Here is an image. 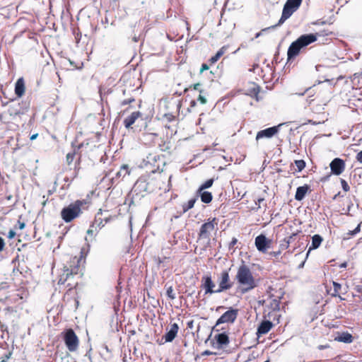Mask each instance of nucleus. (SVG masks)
Returning <instances> with one entry per match:
<instances>
[{
  "label": "nucleus",
  "mask_w": 362,
  "mask_h": 362,
  "mask_svg": "<svg viewBox=\"0 0 362 362\" xmlns=\"http://www.w3.org/2000/svg\"><path fill=\"white\" fill-rule=\"evenodd\" d=\"M235 279L242 286V293H247L257 286L250 269L245 264L238 267Z\"/></svg>",
  "instance_id": "1"
},
{
  "label": "nucleus",
  "mask_w": 362,
  "mask_h": 362,
  "mask_svg": "<svg viewBox=\"0 0 362 362\" xmlns=\"http://www.w3.org/2000/svg\"><path fill=\"white\" fill-rule=\"evenodd\" d=\"M317 34H305L300 35L296 40L293 41L289 46L287 51V62L297 57L300 49L311 43L315 42L317 39Z\"/></svg>",
  "instance_id": "2"
},
{
  "label": "nucleus",
  "mask_w": 362,
  "mask_h": 362,
  "mask_svg": "<svg viewBox=\"0 0 362 362\" xmlns=\"http://www.w3.org/2000/svg\"><path fill=\"white\" fill-rule=\"evenodd\" d=\"M157 188L158 186L156 185V181L151 176L144 175L136 180L133 187V191L136 194H141L143 197V192L151 193Z\"/></svg>",
  "instance_id": "3"
},
{
  "label": "nucleus",
  "mask_w": 362,
  "mask_h": 362,
  "mask_svg": "<svg viewBox=\"0 0 362 362\" xmlns=\"http://www.w3.org/2000/svg\"><path fill=\"white\" fill-rule=\"evenodd\" d=\"M83 202L81 200H76L75 202L70 204L61 211L62 218L69 223L76 218L81 212V207Z\"/></svg>",
  "instance_id": "4"
},
{
  "label": "nucleus",
  "mask_w": 362,
  "mask_h": 362,
  "mask_svg": "<svg viewBox=\"0 0 362 362\" xmlns=\"http://www.w3.org/2000/svg\"><path fill=\"white\" fill-rule=\"evenodd\" d=\"M63 339L68 350L71 352L77 350L79 340L72 329H67L62 332Z\"/></svg>",
  "instance_id": "5"
},
{
  "label": "nucleus",
  "mask_w": 362,
  "mask_h": 362,
  "mask_svg": "<svg viewBox=\"0 0 362 362\" xmlns=\"http://www.w3.org/2000/svg\"><path fill=\"white\" fill-rule=\"evenodd\" d=\"M217 281L218 284V288L216 289V293H221L223 291L230 289L234 284V282L231 281L229 275V269L223 270L218 275Z\"/></svg>",
  "instance_id": "6"
},
{
  "label": "nucleus",
  "mask_w": 362,
  "mask_h": 362,
  "mask_svg": "<svg viewBox=\"0 0 362 362\" xmlns=\"http://www.w3.org/2000/svg\"><path fill=\"white\" fill-rule=\"evenodd\" d=\"M298 7L293 6L291 4H289L288 1H286L284 6L282 14L281 16L277 23V24L274 25H272V28H276L277 26H279L282 25L288 18H289L293 13L297 11Z\"/></svg>",
  "instance_id": "7"
},
{
  "label": "nucleus",
  "mask_w": 362,
  "mask_h": 362,
  "mask_svg": "<svg viewBox=\"0 0 362 362\" xmlns=\"http://www.w3.org/2000/svg\"><path fill=\"white\" fill-rule=\"evenodd\" d=\"M238 310L230 308L225 312L216 321V326L223 323L233 322L237 318Z\"/></svg>",
  "instance_id": "8"
},
{
  "label": "nucleus",
  "mask_w": 362,
  "mask_h": 362,
  "mask_svg": "<svg viewBox=\"0 0 362 362\" xmlns=\"http://www.w3.org/2000/svg\"><path fill=\"white\" fill-rule=\"evenodd\" d=\"M282 125L283 124H279L277 126L268 127L264 129L259 131L256 135V140L258 141L263 138L270 139L273 137L275 134H276L279 132V127H281Z\"/></svg>",
  "instance_id": "9"
},
{
  "label": "nucleus",
  "mask_w": 362,
  "mask_h": 362,
  "mask_svg": "<svg viewBox=\"0 0 362 362\" xmlns=\"http://www.w3.org/2000/svg\"><path fill=\"white\" fill-rule=\"evenodd\" d=\"M329 167L332 174L339 175L345 169V163L341 158H335L331 161Z\"/></svg>",
  "instance_id": "10"
},
{
  "label": "nucleus",
  "mask_w": 362,
  "mask_h": 362,
  "mask_svg": "<svg viewBox=\"0 0 362 362\" xmlns=\"http://www.w3.org/2000/svg\"><path fill=\"white\" fill-rule=\"evenodd\" d=\"M270 240L264 234H260L255 238V244L258 251L265 252L269 247Z\"/></svg>",
  "instance_id": "11"
},
{
  "label": "nucleus",
  "mask_w": 362,
  "mask_h": 362,
  "mask_svg": "<svg viewBox=\"0 0 362 362\" xmlns=\"http://www.w3.org/2000/svg\"><path fill=\"white\" fill-rule=\"evenodd\" d=\"M216 218H213L212 221L203 223L200 228L199 237V238H209L210 232L214 230L215 226L214 222Z\"/></svg>",
  "instance_id": "12"
},
{
  "label": "nucleus",
  "mask_w": 362,
  "mask_h": 362,
  "mask_svg": "<svg viewBox=\"0 0 362 362\" xmlns=\"http://www.w3.org/2000/svg\"><path fill=\"white\" fill-rule=\"evenodd\" d=\"M202 288L205 290V294H212L216 293V290H214L215 284L212 281L211 276H204L202 277Z\"/></svg>",
  "instance_id": "13"
},
{
  "label": "nucleus",
  "mask_w": 362,
  "mask_h": 362,
  "mask_svg": "<svg viewBox=\"0 0 362 362\" xmlns=\"http://www.w3.org/2000/svg\"><path fill=\"white\" fill-rule=\"evenodd\" d=\"M216 342H213L212 346L220 349L223 346H226L229 344V337L226 332L219 333L214 337Z\"/></svg>",
  "instance_id": "14"
},
{
  "label": "nucleus",
  "mask_w": 362,
  "mask_h": 362,
  "mask_svg": "<svg viewBox=\"0 0 362 362\" xmlns=\"http://www.w3.org/2000/svg\"><path fill=\"white\" fill-rule=\"evenodd\" d=\"M179 330V326L177 323L170 325V329L167 331L166 334L163 336L165 342H171L176 337Z\"/></svg>",
  "instance_id": "15"
},
{
  "label": "nucleus",
  "mask_w": 362,
  "mask_h": 362,
  "mask_svg": "<svg viewBox=\"0 0 362 362\" xmlns=\"http://www.w3.org/2000/svg\"><path fill=\"white\" fill-rule=\"evenodd\" d=\"M272 327L273 324L271 321L263 320L257 327V335L259 337L268 333Z\"/></svg>",
  "instance_id": "16"
},
{
  "label": "nucleus",
  "mask_w": 362,
  "mask_h": 362,
  "mask_svg": "<svg viewBox=\"0 0 362 362\" xmlns=\"http://www.w3.org/2000/svg\"><path fill=\"white\" fill-rule=\"evenodd\" d=\"M309 188H310V187L308 185H304L303 186H300V187H297L296 194H295L296 200H297V201L303 200L305 198L307 192H308Z\"/></svg>",
  "instance_id": "17"
},
{
  "label": "nucleus",
  "mask_w": 362,
  "mask_h": 362,
  "mask_svg": "<svg viewBox=\"0 0 362 362\" xmlns=\"http://www.w3.org/2000/svg\"><path fill=\"white\" fill-rule=\"evenodd\" d=\"M353 339H354L353 336L347 332L339 334V335L334 338L335 341H339V342H344L346 344L351 343L353 341Z\"/></svg>",
  "instance_id": "18"
},
{
  "label": "nucleus",
  "mask_w": 362,
  "mask_h": 362,
  "mask_svg": "<svg viewBox=\"0 0 362 362\" xmlns=\"http://www.w3.org/2000/svg\"><path fill=\"white\" fill-rule=\"evenodd\" d=\"M141 115L140 112H134L124 120V124L126 128H129Z\"/></svg>",
  "instance_id": "19"
},
{
  "label": "nucleus",
  "mask_w": 362,
  "mask_h": 362,
  "mask_svg": "<svg viewBox=\"0 0 362 362\" xmlns=\"http://www.w3.org/2000/svg\"><path fill=\"white\" fill-rule=\"evenodd\" d=\"M25 92V83L23 78L17 80L15 85V93L18 97H21Z\"/></svg>",
  "instance_id": "20"
},
{
  "label": "nucleus",
  "mask_w": 362,
  "mask_h": 362,
  "mask_svg": "<svg viewBox=\"0 0 362 362\" xmlns=\"http://www.w3.org/2000/svg\"><path fill=\"white\" fill-rule=\"evenodd\" d=\"M79 260L76 258H74L73 261V265H70L71 268H69L68 267L65 266L64 268L66 270H67L68 274L71 275V276H73L74 275H76L78 273L79 270V266H78Z\"/></svg>",
  "instance_id": "21"
},
{
  "label": "nucleus",
  "mask_w": 362,
  "mask_h": 362,
  "mask_svg": "<svg viewBox=\"0 0 362 362\" xmlns=\"http://www.w3.org/2000/svg\"><path fill=\"white\" fill-rule=\"evenodd\" d=\"M322 241V238L321 237V235H320L318 234L314 235L312 237V243L309 247L308 254L310 252V250H315V249L318 248L319 246L320 245Z\"/></svg>",
  "instance_id": "22"
},
{
  "label": "nucleus",
  "mask_w": 362,
  "mask_h": 362,
  "mask_svg": "<svg viewBox=\"0 0 362 362\" xmlns=\"http://www.w3.org/2000/svg\"><path fill=\"white\" fill-rule=\"evenodd\" d=\"M197 193L199 194V196H200V198H201V201L204 203V204H209L211 202L212 200V198H213V196H212V194L208 191H202V192H198L197 191Z\"/></svg>",
  "instance_id": "23"
},
{
  "label": "nucleus",
  "mask_w": 362,
  "mask_h": 362,
  "mask_svg": "<svg viewBox=\"0 0 362 362\" xmlns=\"http://www.w3.org/2000/svg\"><path fill=\"white\" fill-rule=\"evenodd\" d=\"M228 45L223 46L216 52V54L210 59L211 62L213 63V64L216 63L219 59V58L226 53V52L228 50Z\"/></svg>",
  "instance_id": "24"
},
{
  "label": "nucleus",
  "mask_w": 362,
  "mask_h": 362,
  "mask_svg": "<svg viewBox=\"0 0 362 362\" xmlns=\"http://www.w3.org/2000/svg\"><path fill=\"white\" fill-rule=\"evenodd\" d=\"M129 166L127 165H123L120 167L119 170L116 173V177H124L127 175L129 174Z\"/></svg>",
  "instance_id": "25"
},
{
  "label": "nucleus",
  "mask_w": 362,
  "mask_h": 362,
  "mask_svg": "<svg viewBox=\"0 0 362 362\" xmlns=\"http://www.w3.org/2000/svg\"><path fill=\"white\" fill-rule=\"evenodd\" d=\"M70 277L71 275L68 274L67 270L64 267L63 272L59 276L58 284H64Z\"/></svg>",
  "instance_id": "26"
},
{
  "label": "nucleus",
  "mask_w": 362,
  "mask_h": 362,
  "mask_svg": "<svg viewBox=\"0 0 362 362\" xmlns=\"http://www.w3.org/2000/svg\"><path fill=\"white\" fill-rule=\"evenodd\" d=\"M196 201H197V198L194 197V198H192V199H189L187 203L183 204H182L183 212L185 213L188 210H189L192 208H193Z\"/></svg>",
  "instance_id": "27"
},
{
  "label": "nucleus",
  "mask_w": 362,
  "mask_h": 362,
  "mask_svg": "<svg viewBox=\"0 0 362 362\" xmlns=\"http://www.w3.org/2000/svg\"><path fill=\"white\" fill-rule=\"evenodd\" d=\"M101 214H102V210L100 209V211L98 212L95 216V221L93 223H94L95 227H97L99 228H101L102 227L104 226V224L103 223V219L100 217H99V216Z\"/></svg>",
  "instance_id": "28"
},
{
  "label": "nucleus",
  "mask_w": 362,
  "mask_h": 362,
  "mask_svg": "<svg viewBox=\"0 0 362 362\" xmlns=\"http://www.w3.org/2000/svg\"><path fill=\"white\" fill-rule=\"evenodd\" d=\"M214 183V179H209L205 181L198 189V192H202L206 189H208L212 186Z\"/></svg>",
  "instance_id": "29"
},
{
  "label": "nucleus",
  "mask_w": 362,
  "mask_h": 362,
  "mask_svg": "<svg viewBox=\"0 0 362 362\" xmlns=\"http://www.w3.org/2000/svg\"><path fill=\"white\" fill-rule=\"evenodd\" d=\"M295 164L298 172L302 171L305 167V162L303 160H295Z\"/></svg>",
  "instance_id": "30"
},
{
  "label": "nucleus",
  "mask_w": 362,
  "mask_h": 362,
  "mask_svg": "<svg viewBox=\"0 0 362 362\" xmlns=\"http://www.w3.org/2000/svg\"><path fill=\"white\" fill-rule=\"evenodd\" d=\"M333 287H334V293H332V296H337L338 293L339 292V290L341 288V286L340 284L333 281Z\"/></svg>",
  "instance_id": "31"
},
{
  "label": "nucleus",
  "mask_w": 362,
  "mask_h": 362,
  "mask_svg": "<svg viewBox=\"0 0 362 362\" xmlns=\"http://www.w3.org/2000/svg\"><path fill=\"white\" fill-rule=\"evenodd\" d=\"M166 295L171 300H173L175 298V294L173 292V289L172 286H170L168 288L167 291H166Z\"/></svg>",
  "instance_id": "32"
},
{
  "label": "nucleus",
  "mask_w": 362,
  "mask_h": 362,
  "mask_svg": "<svg viewBox=\"0 0 362 362\" xmlns=\"http://www.w3.org/2000/svg\"><path fill=\"white\" fill-rule=\"evenodd\" d=\"M97 232V227H95L94 223H93L90 228L87 230V234L90 235H94Z\"/></svg>",
  "instance_id": "33"
},
{
  "label": "nucleus",
  "mask_w": 362,
  "mask_h": 362,
  "mask_svg": "<svg viewBox=\"0 0 362 362\" xmlns=\"http://www.w3.org/2000/svg\"><path fill=\"white\" fill-rule=\"evenodd\" d=\"M341 187H342V189H344V191H345V192L349 191L350 187L346 180L341 179Z\"/></svg>",
  "instance_id": "34"
},
{
  "label": "nucleus",
  "mask_w": 362,
  "mask_h": 362,
  "mask_svg": "<svg viewBox=\"0 0 362 362\" xmlns=\"http://www.w3.org/2000/svg\"><path fill=\"white\" fill-rule=\"evenodd\" d=\"M134 98L131 97V98H129L128 99H125V100H123L122 101H121V106H124V105H127L128 104H130L131 103L134 102Z\"/></svg>",
  "instance_id": "35"
},
{
  "label": "nucleus",
  "mask_w": 362,
  "mask_h": 362,
  "mask_svg": "<svg viewBox=\"0 0 362 362\" xmlns=\"http://www.w3.org/2000/svg\"><path fill=\"white\" fill-rule=\"evenodd\" d=\"M311 90V88L309 87V88H307L303 92H301V93H296V95H299V96H303L306 93H309V97H311L313 95V94L310 92Z\"/></svg>",
  "instance_id": "36"
},
{
  "label": "nucleus",
  "mask_w": 362,
  "mask_h": 362,
  "mask_svg": "<svg viewBox=\"0 0 362 362\" xmlns=\"http://www.w3.org/2000/svg\"><path fill=\"white\" fill-rule=\"evenodd\" d=\"M74 156H75V153H67V155H66V161H67L68 164L71 163V162L74 160Z\"/></svg>",
  "instance_id": "37"
},
{
  "label": "nucleus",
  "mask_w": 362,
  "mask_h": 362,
  "mask_svg": "<svg viewBox=\"0 0 362 362\" xmlns=\"http://www.w3.org/2000/svg\"><path fill=\"white\" fill-rule=\"evenodd\" d=\"M286 1H288L289 4H291L293 6H296L298 8L300 7V6L302 3V0H287Z\"/></svg>",
  "instance_id": "38"
},
{
  "label": "nucleus",
  "mask_w": 362,
  "mask_h": 362,
  "mask_svg": "<svg viewBox=\"0 0 362 362\" xmlns=\"http://www.w3.org/2000/svg\"><path fill=\"white\" fill-rule=\"evenodd\" d=\"M197 100L199 101L201 103V104H206V98L202 95V94L200 93L198 98H197Z\"/></svg>",
  "instance_id": "39"
},
{
  "label": "nucleus",
  "mask_w": 362,
  "mask_h": 362,
  "mask_svg": "<svg viewBox=\"0 0 362 362\" xmlns=\"http://www.w3.org/2000/svg\"><path fill=\"white\" fill-rule=\"evenodd\" d=\"M274 28H272V26H270V27L266 28H264V29H262L260 32L257 33L255 35V38H257V37H259L262 34V33L266 32V31H267V30H269V29H274Z\"/></svg>",
  "instance_id": "40"
},
{
  "label": "nucleus",
  "mask_w": 362,
  "mask_h": 362,
  "mask_svg": "<svg viewBox=\"0 0 362 362\" xmlns=\"http://www.w3.org/2000/svg\"><path fill=\"white\" fill-rule=\"evenodd\" d=\"M264 198H259L256 202H255V205H256V209H260L261 206H260V204L264 202Z\"/></svg>",
  "instance_id": "41"
},
{
  "label": "nucleus",
  "mask_w": 362,
  "mask_h": 362,
  "mask_svg": "<svg viewBox=\"0 0 362 362\" xmlns=\"http://www.w3.org/2000/svg\"><path fill=\"white\" fill-rule=\"evenodd\" d=\"M16 232L13 230H10L8 233L7 238L8 239H12L15 237Z\"/></svg>",
  "instance_id": "42"
},
{
  "label": "nucleus",
  "mask_w": 362,
  "mask_h": 362,
  "mask_svg": "<svg viewBox=\"0 0 362 362\" xmlns=\"http://www.w3.org/2000/svg\"><path fill=\"white\" fill-rule=\"evenodd\" d=\"M356 159L360 163H362V151H359L356 156Z\"/></svg>",
  "instance_id": "43"
},
{
  "label": "nucleus",
  "mask_w": 362,
  "mask_h": 362,
  "mask_svg": "<svg viewBox=\"0 0 362 362\" xmlns=\"http://www.w3.org/2000/svg\"><path fill=\"white\" fill-rule=\"evenodd\" d=\"M259 92V86H255L253 88H252V93L255 95H257L258 93Z\"/></svg>",
  "instance_id": "44"
},
{
  "label": "nucleus",
  "mask_w": 362,
  "mask_h": 362,
  "mask_svg": "<svg viewBox=\"0 0 362 362\" xmlns=\"http://www.w3.org/2000/svg\"><path fill=\"white\" fill-rule=\"evenodd\" d=\"M5 245L4 240L2 238L0 237V252L4 250Z\"/></svg>",
  "instance_id": "45"
},
{
  "label": "nucleus",
  "mask_w": 362,
  "mask_h": 362,
  "mask_svg": "<svg viewBox=\"0 0 362 362\" xmlns=\"http://www.w3.org/2000/svg\"><path fill=\"white\" fill-rule=\"evenodd\" d=\"M361 230V224H358L354 230H353V232H354V234H357L360 232Z\"/></svg>",
  "instance_id": "46"
},
{
  "label": "nucleus",
  "mask_w": 362,
  "mask_h": 362,
  "mask_svg": "<svg viewBox=\"0 0 362 362\" xmlns=\"http://www.w3.org/2000/svg\"><path fill=\"white\" fill-rule=\"evenodd\" d=\"M208 69H209V66L206 64H203L200 69V72L202 73L204 71L208 70Z\"/></svg>",
  "instance_id": "47"
},
{
  "label": "nucleus",
  "mask_w": 362,
  "mask_h": 362,
  "mask_svg": "<svg viewBox=\"0 0 362 362\" xmlns=\"http://www.w3.org/2000/svg\"><path fill=\"white\" fill-rule=\"evenodd\" d=\"M214 354V353L209 350H206L202 353V356H210Z\"/></svg>",
  "instance_id": "48"
},
{
  "label": "nucleus",
  "mask_w": 362,
  "mask_h": 362,
  "mask_svg": "<svg viewBox=\"0 0 362 362\" xmlns=\"http://www.w3.org/2000/svg\"><path fill=\"white\" fill-rule=\"evenodd\" d=\"M237 239L233 238L229 244V247H233L237 243Z\"/></svg>",
  "instance_id": "49"
},
{
  "label": "nucleus",
  "mask_w": 362,
  "mask_h": 362,
  "mask_svg": "<svg viewBox=\"0 0 362 362\" xmlns=\"http://www.w3.org/2000/svg\"><path fill=\"white\" fill-rule=\"evenodd\" d=\"M201 84L197 83H195L194 85V90H199L200 93H202L203 92L202 90H199V87H200Z\"/></svg>",
  "instance_id": "50"
},
{
  "label": "nucleus",
  "mask_w": 362,
  "mask_h": 362,
  "mask_svg": "<svg viewBox=\"0 0 362 362\" xmlns=\"http://www.w3.org/2000/svg\"><path fill=\"white\" fill-rule=\"evenodd\" d=\"M329 347V345L328 344H325V345H319L317 346V349L319 350H322V349H327Z\"/></svg>",
  "instance_id": "51"
},
{
  "label": "nucleus",
  "mask_w": 362,
  "mask_h": 362,
  "mask_svg": "<svg viewBox=\"0 0 362 362\" xmlns=\"http://www.w3.org/2000/svg\"><path fill=\"white\" fill-rule=\"evenodd\" d=\"M19 225V229L23 230L25 227V224L23 222L18 221Z\"/></svg>",
  "instance_id": "52"
},
{
  "label": "nucleus",
  "mask_w": 362,
  "mask_h": 362,
  "mask_svg": "<svg viewBox=\"0 0 362 362\" xmlns=\"http://www.w3.org/2000/svg\"><path fill=\"white\" fill-rule=\"evenodd\" d=\"M0 329L1 332H4L7 330V327L4 325H0Z\"/></svg>",
  "instance_id": "53"
},
{
  "label": "nucleus",
  "mask_w": 362,
  "mask_h": 362,
  "mask_svg": "<svg viewBox=\"0 0 362 362\" xmlns=\"http://www.w3.org/2000/svg\"><path fill=\"white\" fill-rule=\"evenodd\" d=\"M37 136H38V134H33V135L30 136V139L31 141H33V140H35V139H37Z\"/></svg>",
  "instance_id": "54"
},
{
  "label": "nucleus",
  "mask_w": 362,
  "mask_h": 362,
  "mask_svg": "<svg viewBox=\"0 0 362 362\" xmlns=\"http://www.w3.org/2000/svg\"><path fill=\"white\" fill-rule=\"evenodd\" d=\"M356 234H354V232L353 230H349L348 233H347V235L349 236H354Z\"/></svg>",
  "instance_id": "55"
},
{
  "label": "nucleus",
  "mask_w": 362,
  "mask_h": 362,
  "mask_svg": "<svg viewBox=\"0 0 362 362\" xmlns=\"http://www.w3.org/2000/svg\"><path fill=\"white\" fill-rule=\"evenodd\" d=\"M148 162H150V160L153 159L155 161L156 160V156H154L153 158L151 157V156H150L149 157H148Z\"/></svg>",
  "instance_id": "56"
},
{
  "label": "nucleus",
  "mask_w": 362,
  "mask_h": 362,
  "mask_svg": "<svg viewBox=\"0 0 362 362\" xmlns=\"http://www.w3.org/2000/svg\"><path fill=\"white\" fill-rule=\"evenodd\" d=\"M346 265H347V263L346 262H344L339 267H340V268H346Z\"/></svg>",
  "instance_id": "57"
},
{
  "label": "nucleus",
  "mask_w": 362,
  "mask_h": 362,
  "mask_svg": "<svg viewBox=\"0 0 362 362\" xmlns=\"http://www.w3.org/2000/svg\"><path fill=\"white\" fill-rule=\"evenodd\" d=\"M132 217H130V218H129V221L131 231L132 230Z\"/></svg>",
  "instance_id": "58"
},
{
  "label": "nucleus",
  "mask_w": 362,
  "mask_h": 362,
  "mask_svg": "<svg viewBox=\"0 0 362 362\" xmlns=\"http://www.w3.org/2000/svg\"><path fill=\"white\" fill-rule=\"evenodd\" d=\"M195 105H196V102L194 100H192L191 101V106L194 107V106H195Z\"/></svg>",
  "instance_id": "59"
},
{
  "label": "nucleus",
  "mask_w": 362,
  "mask_h": 362,
  "mask_svg": "<svg viewBox=\"0 0 362 362\" xmlns=\"http://www.w3.org/2000/svg\"><path fill=\"white\" fill-rule=\"evenodd\" d=\"M192 324H193V322H192V321H191V322H188V323H187V325H188V327H192Z\"/></svg>",
  "instance_id": "60"
},
{
  "label": "nucleus",
  "mask_w": 362,
  "mask_h": 362,
  "mask_svg": "<svg viewBox=\"0 0 362 362\" xmlns=\"http://www.w3.org/2000/svg\"><path fill=\"white\" fill-rule=\"evenodd\" d=\"M11 355V353H9L8 354L6 355V358L5 359H6V361H7L10 358Z\"/></svg>",
  "instance_id": "61"
},
{
  "label": "nucleus",
  "mask_w": 362,
  "mask_h": 362,
  "mask_svg": "<svg viewBox=\"0 0 362 362\" xmlns=\"http://www.w3.org/2000/svg\"><path fill=\"white\" fill-rule=\"evenodd\" d=\"M351 206H352V204H351V205H349V206H348V211H350V209H351Z\"/></svg>",
  "instance_id": "62"
},
{
  "label": "nucleus",
  "mask_w": 362,
  "mask_h": 362,
  "mask_svg": "<svg viewBox=\"0 0 362 362\" xmlns=\"http://www.w3.org/2000/svg\"><path fill=\"white\" fill-rule=\"evenodd\" d=\"M123 95H126V90H122Z\"/></svg>",
  "instance_id": "63"
},
{
  "label": "nucleus",
  "mask_w": 362,
  "mask_h": 362,
  "mask_svg": "<svg viewBox=\"0 0 362 362\" xmlns=\"http://www.w3.org/2000/svg\"><path fill=\"white\" fill-rule=\"evenodd\" d=\"M1 362H7L6 359H3Z\"/></svg>",
  "instance_id": "64"
}]
</instances>
